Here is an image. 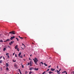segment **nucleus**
<instances>
[{
	"instance_id": "obj_1",
	"label": "nucleus",
	"mask_w": 74,
	"mask_h": 74,
	"mask_svg": "<svg viewBox=\"0 0 74 74\" xmlns=\"http://www.w3.org/2000/svg\"><path fill=\"white\" fill-rule=\"evenodd\" d=\"M33 60L34 61V62L36 64H37V63L38 62V60L37 59V58H35L34 59H33Z\"/></svg>"
},
{
	"instance_id": "obj_2",
	"label": "nucleus",
	"mask_w": 74,
	"mask_h": 74,
	"mask_svg": "<svg viewBox=\"0 0 74 74\" xmlns=\"http://www.w3.org/2000/svg\"><path fill=\"white\" fill-rule=\"evenodd\" d=\"M13 42H14V41H11L9 43V45H11L13 44Z\"/></svg>"
},
{
	"instance_id": "obj_3",
	"label": "nucleus",
	"mask_w": 74,
	"mask_h": 74,
	"mask_svg": "<svg viewBox=\"0 0 74 74\" xmlns=\"http://www.w3.org/2000/svg\"><path fill=\"white\" fill-rule=\"evenodd\" d=\"M14 38H15V36H13V37H11L10 39L11 40H12V39H14Z\"/></svg>"
},
{
	"instance_id": "obj_4",
	"label": "nucleus",
	"mask_w": 74,
	"mask_h": 74,
	"mask_svg": "<svg viewBox=\"0 0 74 74\" xmlns=\"http://www.w3.org/2000/svg\"><path fill=\"white\" fill-rule=\"evenodd\" d=\"M38 69H39L38 68L37 69L36 68H35L34 69V70H36V71H38Z\"/></svg>"
},
{
	"instance_id": "obj_5",
	"label": "nucleus",
	"mask_w": 74,
	"mask_h": 74,
	"mask_svg": "<svg viewBox=\"0 0 74 74\" xmlns=\"http://www.w3.org/2000/svg\"><path fill=\"white\" fill-rule=\"evenodd\" d=\"M12 34H15V32L14 31H12Z\"/></svg>"
},
{
	"instance_id": "obj_6",
	"label": "nucleus",
	"mask_w": 74,
	"mask_h": 74,
	"mask_svg": "<svg viewBox=\"0 0 74 74\" xmlns=\"http://www.w3.org/2000/svg\"><path fill=\"white\" fill-rule=\"evenodd\" d=\"M55 69H53L52 68H51V71H55Z\"/></svg>"
},
{
	"instance_id": "obj_7",
	"label": "nucleus",
	"mask_w": 74,
	"mask_h": 74,
	"mask_svg": "<svg viewBox=\"0 0 74 74\" xmlns=\"http://www.w3.org/2000/svg\"><path fill=\"white\" fill-rule=\"evenodd\" d=\"M32 61H30V66H32Z\"/></svg>"
},
{
	"instance_id": "obj_8",
	"label": "nucleus",
	"mask_w": 74,
	"mask_h": 74,
	"mask_svg": "<svg viewBox=\"0 0 74 74\" xmlns=\"http://www.w3.org/2000/svg\"><path fill=\"white\" fill-rule=\"evenodd\" d=\"M18 45H16L15 46V49H17V47H18Z\"/></svg>"
},
{
	"instance_id": "obj_9",
	"label": "nucleus",
	"mask_w": 74,
	"mask_h": 74,
	"mask_svg": "<svg viewBox=\"0 0 74 74\" xmlns=\"http://www.w3.org/2000/svg\"><path fill=\"white\" fill-rule=\"evenodd\" d=\"M6 67H8V66H9L8 64V63H6Z\"/></svg>"
},
{
	"instance_id": "obj_10",
	"label": "nucleus",
	"mask_w": 74,
	"mask_h": 74,
	"mask_svg": "<svg viewBox=\"0 0 74 74\" xmlns=\"http://www.w3.org/2000/svg\"><path fill=\"white\" fill-rule=\"evenodd\" d=\"M6 50V48H4L3 49V51H5Z\"/></svg>"
},
{
	"instance_id": "obj_11",
	"label": "nucleus",
	"mask_w": 74,
	"mask_h": 74,
	"mask_svg": "<svg viewBox=\"0 0 74 74\" xmlns=\"http://www.w3.org/2000/svg\"><path fill=\"white\" fill-rule=\"evenodd\" d=\"M53 72H51V71H50V72H49V74H51V73H53Z\"/></svg>"
},
{
	"instance_id": "obj_12",
	"label": "nucleus",
	"mask_w": 74,
	"mask_h": 74,
	"mask_svg": "<svg viewBox=\"0 0 74 74\" xmlns=\"http://www.w3.org/2000/svg\"><path fill=\"white\" fill-rule=\"evenodd\" d=\"M19 57H20V58H23V56H22V55H21V56H19Z\"/></svg>"
},
{
	"instance_id": "obj_13",
	"label": "nucleus",
	"mask_w": 74,
	"mask_h": 74,
	"mask_svg": "<svg viewBox=\"0 0 74 74\" xmlns=\"http://www.w3.org/2000/svg\"><path fill=\"white\" fill-rule=\"evenodd\" d=\"M21 55V52H20V53H19L18 54V56H20V55Z\"/></svg>"
},
{
	"instance_id": "obj_14",
	"label": "nucleus",
	"mask_w": 74,
	"mask_h": 74,
	"mask_svg": "<svg viewBox=\"0 0 74 74\" xmlns=\"http://www.w3.org/2000/svg\"><path fill=\"white\" fill-rule=\"evenodd\" d=\"M33 69V68H30L29 69V70H32V69Z\"/></svg>"
},
{
	"instance_id": "obj_15",
	"label": "nucleus",
	"mask_w": 74,
	"mask_h": 74,
	"mask_svg": "<svg viewBox=\"0 0 74 74\" xmlns=\"http://www.w3.org/2000/svg\"><path fill=\"white\" fill-rule=\"evenodd\" d=\"M14 67H17V64H14Z\"/></svg>"
},
{
	"instance_id": "obj_16",
	"label": "nucleus",
	"mask_w": 74,
	"mask_h": 74,
	"mask_svg": "<svg viewBox=\"0 0 74 74\" xmlns=\"http://www.w3.org/2000/svg\"><path fill=\"white\" fill-rule=\"evenodd\" d=\"M44 64L45 66H48V65H47V64H46L45 63H44Z\"/></svg>"
},
{
	"instance_id": "obj_17",
	"label": "nucleus",
	"mask_w": 74,
	"mask_h": 74,
	"mask_svg": "<svg viewBox=\"0 0 74 74\" xmlns=\"http://www.w3.org/2000/svg\"><path fill=\"white\" fill-rule=\"evenodd\" d=\"M10 41V39H7L6 40V41L7 42V41Z\"/></svg>"
},
{
	"instance_id": "obj_18",
	"label": "nucleus",
	"mask_w": 74,
	"mask_h": 74,
	"mask_svg": "<svg viewBox=\"0 0 74 74\" xmlns=\"http://www.w3.org/2000/svg\"><path fill=\"white\" fill-rule=\"evenodd\" d=\"M21 66H22V68H24V66H23V65H22V64H21Z\"/></svg>"
},
{
	"instance_id": "obj_19",
	"label": "nucleus",
	"mask_w": 74,
	"mask_h": 74,
	"mask_svg": "<svg viewBox=\"0 0 74 74\" xmlns=\"http://www.w3.org/2000/svg\"><path fill=\"white\" fill-rule=\"evenodd\" d=\"M56 71L57 73H59V71H58V70H56Z\"/></svg>"
},
{
	"instance_id": "obj_20",
	"label": "nucleus",
	"mask_w": 74,
	"mask_h": 74,
	"mask_svg": "<svg viewBox=\"0 0 74 74\" xmlns=\"http://www.w3.org/2000/svg\"><path fill=\"white\" fill-rule=\"evenodd\" d=\"M16 39L17 41H19V39H18V38H16Z\"/></svg>"
},
{
	"instance_id": "obj_21",
	"label": "nucleus",
	"mask_w": 74,
	"mask_h": 74,
	"mask_svg": "<svg viewBox=\"0 0 74 74\" xmlns=\"http://www.w3.org/2000/svg\"><path fill=\"white\" fill-rule=\"evenodd\" d=\"M2 60H0V63H2Z\"/></svg>"
},
{
	"instance_id": "obj_22",
	"label": "nucleus",
	"mask_w": 74,
	"mask_h": 74,
	"mask_svg": "<svg viewBox=\"0 0 74 74\" xmlns=\"http://www.w3.org/2000/svg\"><path fill=\"white\" fill-rule=\"evenodd\" d=\"M32 73V71H30V72H29V74H31V73Z\"/></svg>"
},
{
	"instance_id": "obj_23",
	"label": "nucleus",
	"mask_w": 74,
	"mask_h": 74,
	"mask_svg": "<svg viewBox=\"0 0 74 74\" xmlns=\"http://www.w3.org/2000/svg\"><path fill=\"white\" fill-rule=\"evenodd\" d=\"M0 42H3V40H1L0 41Z\"/></svg>"
},
{
	"instance_id": "obj_24",
	"label": "nucleus",
	"mask_w": 74,
	"mask_h": 74,
	"mask_svg": "<svg viewBox=\"0 0 74 74\" xmlns=\"http://www.w3.org/2000/svg\"><path fill=\"white\" fill-rule=\"evenodd\" d=\"M3 58L2 56H1L0 57V59H1V58Z\"/></svg>"
},
{
	"instance_id": "obj_25",
	"label": "nucleus",
	"mask_w": 74,
	"mask_h": 74,
	"mask_svg": "<svg viewBox=\"0 0 74 74\" xmlns=\"http://www.w3.org/2000/svg\"><path fill=\"white\" fill-rule=\"evenodd\" d=\"M15 57H17V55H16V54H15Z\"/></svg>"
},
{
	"instance_id": "obj_26",
	"label": "nucleus",
	"mask_w": 74,
	"mask_h": 74,
	"mask_svg": "<svg viewBox=\"0 0 74 74\" xmlns=\"http://www.w3.org/2000/svg\"><path fill=\"white\" fill-rule=\"evenodd\" d=\"M45 71H44L43 73L42 74H45Z\"/></svg>"
},
{
	"instance_id": "obj_27",
	"label": "nucleus",
	"mask_w": 74,
	"mask_h": 74,
	"mask_svg": "<svg viewBox=\"0 0 74 74\" xmlns=\"http://www.w3.org/2000/svg\"><path fill=\"white\" fill-rule=\"evenodd\" d=\"M40 63H41V64H44V63H43L42 62H40Z\"/></svg>"
},
{
	"instance_id": "obj_28",
	"label": "nucleus",
	"mask_w": 74,
	"mask_h": 74,
	"mask_svg": "<svg viewBox=\"0 0 74 74\" xmlns=\"http://www.w3.org/2000/svg\"><path fill=\"white\" fill-rule=\"evenodd\" d=\"M49 69H48L46 71H49Z\"/></svg>"
},
{
	"instance_id": "obj_29",
	"label": "nucleus",
	"mask_w": 74,
	"mask_h": 74,
	"mask_svg": "<svg viewBox=\"0 0 74 74\" xmlns=\"http://www.w3.org/2000/svg\"><path fill=\"white\" fill-rule=\"evenodd\" d=\"M9 33L10 34H12V31L9 32Z\"/></svg>"
},
{
	"instance_id": "obj_30",
	"label": "nucleus",
	"mask_w": 74,
	"mask_h": 74,
	"mask_svg": "<svg viewBox=\"0 0 74 74\" xmlns=\"http://www.w3.org/2000/svg\"><path fill=\"white\" fill-rule=\"evenodd\" d=\"M66 73V71H64L63 72V73Z\"/></svg>"
},
{
	"instance_id": "obj_31",
	"label": "nucleus",
	"mask_w": 74,
	"mask_h": 74,
	"mask_svg": "<svg viewBox=\"0 0 74 74\" xmlns=\"http://www.w3.org/2000/svg\"><path fill=\"white\" fill-rule=\"evenodd\" d=\"M51 67V65H50L48 67L49 68Z\"/></svg>"
},
{
	"instance_id": "obj_32",
	"label": "nucleus",
	"mask_w": 74,
	"mask_h": 74,
	"mask_svg": "<svg viewBox=\"0 0 74 74\" xmlns=\"http://www.w3.org/2000/svg\"><path fill=\"white\" fill-rule=\"evenodd\" d=\"M22 45H24V48H25V45L23 44L22 43Z\"/></svg>"
},
{
	"instance_id": "obj_33",
	"label": "nucleus",
	"mask_w": 74,
	"mask_h": 74,
	"mask_svg": "<svg viewBox=\"0 0 74 74\" xmlns=\"http://www.w3.org/2000/svg\"><path fill=\"white\" fill-rule=\"evenodd\" d=\"M8 58H10V56L9 55L8 56Z\"/></svg>"
},
{
	"instance_id": "obj_34",
	"label": "nucleus",
	"mask_w": 74,
	"mask_h": 74,
	"mask_svg": "<svg viewBox=\"0 0 74 74\" xmlns=\"http://www.w3.org/2000/svg\"><path fill=\"white\" fill-rule=\"evenodd\" d=\"M0 70H1V71H2V68L1 67L0 68Z\"/></svg>"
},
{
	"instance_id": "obj_35",
	"label": "nucleus",
	"mask_w": 74,
	"mask_h": 74,
	"mask_svg": "<svg viewBox=\"0 0 74 74\" xmlns=\"http://www.w3.org/2000/svg\"><path fill=\"white\" fill-rule=\"evenodd\" d=\"M27 64H28V65H29V64H30V63L29 62H28L27 63Z\"/></svg>"
},
{
	"instance_id": "obj_36",
	"label": "nucleus",
	"mask_w": 74,
	"mask_h": 74,
	"mask_svg": "<svg viewBox=\"0 0 74 74\" xmlns=\"http://www.w3.org/2000/svg\"><path fill=\"white\" fill-rule=\"evenodd\" d=\"M18 71H19V72H21V70H20V69H18Z\"/></svg>"
},
{
	"instance_id": "obj_37",
	"label": "nucleus",
	"mask_w": 74,
	"mask_h": 74,
	"mask_svg": "<svg viewBox=\"0 0 74 74\" xmlns=\"http://www.w3.org/2000/svg\"><path fill=\"white\" fill-rule=\"evenodd\" d=\"M8 55V53H7L6 54V55Z\"/></svg>"
},
{
	"instance_id": "obj_38",
	"label": "nucleus",
	"mask_w": 74,
	"mask_h": 74,
	"mask_svg": "<svg viewBox=\"0 0 74 74\" xmlns=\"http://www.w3.org/2000/svg\"><path fill=\"white\" fill-rule=\"evenodd\" d=\"M57 68L58 69V68H59V66H57Z\"/></svg>"
},
{
	"instance_id": "obj_39",
	"label": "nucleus",
	"mask_w": 74,
	"mask_h": 74,
	"mask_svg": "<svg viewBox=\"0 0 74 74\" xmlns=\"http://www.w3.org/2000/svg\"><path fill=\"white\" fill-rule=\"evenodd\" d=\"M6 70H8V68L7 67L6 68Z\"/></svg>"
},
{
	"instance_id": "obj_40",
	"label": "nucleus",
	"mask_w": 74,
	"mask_h": 74,
	"mask_svg": "<svg viewBox=\"0 0 74 74\" xmlns=\"http://www.w3.org/2000/svg\"><path fill=\"white\" fill-rule=\"evenodd\" d=\"M20 38H21V39H23V38L22 37H20Z\"/></svg>"
},
{
	"instance_id": "obj_41",
	"label": "nucleus",
	"mask_w": 74,
	"mask_h": 74,
	"mask_svg": "<svg viewBox=\"0 0 74 74\" xmlns=\"http://www.w3.org/2000/svg\"><path fill=\"white\" fill-rule=\"evenodd\" d=\"M8 48H11V47H10V46H8Z\"/></svg>"
},
{
	"instance_id": "obj_42",
	"label": "nucleus",
	"mask_w": 74,
	"mask_h": 74,
	"mask_svg": "<svg viewBox=\"0 0 74 74\" xmlns=\"http://www.w3.org/2000/svg\"><path fill=\"white\" fill-rule=\"evenodd\" d=\"M14 55H15V53H13V55L14 56Z\"/></svg>"
},
{
	"instance_id": "obj_43",
	"label": "nucleus",
	"mask_w": 74,
	"mask_h": 74,
	"mask_svg": "<svg viewBox=\"0 0 74 74\" xmlns=\"http://www.w3.org/2000/svg\"><path fill=\"white\" fill-rule=\"evenodd\" d=\"M13 62H16V61H14V60H13Z\"/></svg>"
},
{
	"instance_id": "obj_44",
	"label": "nucleus",
	"mask_w": 74,
	"mask_h": 74,
	"mask_svg": "<svg viewBox=\"0 0 74 74\" xmlns=\"http://www.w3.org/2000/svg\"><path fill=\"white\" fill-rule=\"evenodd\" d=\"M29 60H31V59H30V58H29Z\"/></svg>"
},
{
	"instance_id": "obj_45",
	"label": "nucleus",
	"mask_w": 74,
	"mask_h": 74,
	"mask_svg": "<svg viewBox=\"0 0 74 74\" xmlns=\"http://www.w3.org/2000/svg\"><path fill=\"white\" fill-rule=\"evenodd\" d=\"M4 42H7V41H6H6L4 40Z\"/></svg>"
},
{
	"instance_id": "obj_46",
	"label": "nucleus",
	"mask_w": 74,
	"mask_h": 74,
	"mask_svg": "<svg viewBox=\"0 0 74 74\" xmlns=\"http://www.w3.org/2000/svg\"><path fill=\"white\" fill-rule=\"evenodd\" d=\"M21 48L22 49H24V48H23L22 47H21Z\"/></svg>"
},
{
	"instance_id": "obj_47",
	"label": "nucleus",
	"mask_w": 74,
	"mask_h": 74,
	"mask_svg": "<svg viewBox=\"0 0 74 74\" xmlns=\"http://www.w3.org/2000/svg\"><path fill=\"white\" fill-rule=\"evenodd\" d=\"M3 59H4H4H5V58L4 57H3Z\"/></svg>"
},
{
	"instance_id": "obj_48",
	"label": "nucleus",
	"mask_w": 74,
	"mask_h": 74,
	"mask_svg": "<svg viewBox=\"0 0 74 74\" xmlns=\"http://www.w3.org/2000/svg\"><path fill=\"white\" fill-rule=\"evenodd\" d=\"M17 50H19V48H18L17 49Z\"/></svg>"
},
{
	"instance_id": "obj_49",
	"label": "nucleus",
	"mask_w": 74,
	"mask_h": 74,
	"mask_svg": "<svg viewBox=\"0 0 74 74\" xmlns=\"http://www.w3.org/2000/svg\"><path fill=\"white\" fill-rule=\"evenodd\" d=\"M18 37H19V38H21V37H20V36H19Z\"/></svg>"
},
{
	"instance_id": "obj_50",
	"label": "nucleus",
	"mask_w": 74,
	"mask_h": 74,
	"mask_svg": "<svg viewBox=\"0 0 74 74\" xmlns=\"http://www.w3.org/2000/svg\"><path fill=\"white\" fill-rule=\"evenodd\" d=\"M60 70H59V71H58L59 72H60Z\"/></svg>"
},
{
	"instance_id": "obj_51",
	"label": "nucleus",
	"mask_w": 74,
	"mask_h": 74,
	"mask_svg": "<svg viewBox=\"0 0 74 74\" xmlns=\"http://www.w3.org/2000/svg\"><path fill=\"white\" fill-rule=\"evenodd\" d=\"M20 73H21V74H22V73H21V72H20Z\"/></svg>"
},
{
	"instance_id": "obj_52",
	"label": "nucleus",
	"mask_w": 74,
	"mask_h": 74,
	"mask_svg": "<svg viewBox=\"0 0 74 74\" xmlns=\"http://www.w3.org/2000/svg\"><path fill=\"white\" fill-rule=\"evenodd\" d=\"M24 61H25L26 60H25V59H24Z\"/></svg>"
},
{
	"instance_id": "obj_53",
	"label": "nucleus",
	"mask_w": 74,
	"mask_h": 74,
	"mask_svg": "<svg viewBox=\"0 0 74 74\" xmlns=\"http://www.w3.org/2000/svg\"><path fill=\"white\" fill-rule=\"evenodd\" d=\"M73 74H74V71H73Z\"/></svg>"
},
{
	"instance_id": "obj_54",
	"label": "nucleus",
	"mask_w": 74,
	"mask_h": 74,
	"mask_svg": "<svg viewBox=\"0 0 74 74\" xmlns=\"http://www.w3.org/2000/svg\"><path fill=\"white\" fill-rule=\"evenodd\" d=\"M25 73H27V71H25Z\"/></svg>"
},
{
	"instance_id": "obj_55",
	"label": "nucleus",
	"mask_w": 74,
	"mask_h": 74,
	"mask_svg": "<svg viewBox=\"0 0 74 74\" xmlns=\"http://www.w3.org/2000/svg\"><path fill=\"white\" fill-rule=\"evenodd\" d=\"M25 55L24 54V57H25Z\"/></svg>"
},
{
	"instance_id": "obj_56",
	"label": "nucleus",
	"mask_w": 74,
	"mask_h": 74,
	"mask_svg": "<svg viewBox=\"0 0 74 74\" xmlns=\"http://www.w3.org/2000/svg\"><path fill=\"white\" fill-rule=\"evenodd\" d=\"M32 56V55H30V56Z\"/></svg>"
},
{
	"instance_id": "obj_57",
	"label": "nucleus",
	"mask_w": 74,
	"mask_h": 74,
	"mask_svg": "<svg viewBox=\"0 0 74 74\" xmlns=\"http://www.w3.org/2000/svg\"><path fill=\"white\" fill-rule=\"evenodd\" d=\"M60 70H62V69H60Z\"/></svg>"
},
{
	"instance_id": "obj_58",
	"label": "nucleus",
	"mask_w": 74,
	"mask_h": 74,
	"mask_svg": "<svg viewBox=\"0 0 74 74\" xmlns=\"http://www.w3.org/2000/svg\"><path fill=\"white\" fill-rule=\"evenodd\" d=\"M32 44H34V43L33 42L32 43Z\"/></svg>"
},
{
	"instance_id": "obj_59",
	"label": "nucleus",
	"mask_w": 74,
	"mask_h": 74,
	"mask_svg": "<svg viewBox=\"0 0 74 74\" xmlns=\"http://www.w3.org/2000/svg\"><path fill=\"white\" fill-rule=\"evenodd\" d=\"M19 50H18V52H19Z\"/></svg>"
},
{
	"instance_id": "obj_60",
	"label": "nucleus",
	"mask_w": 74,
	"mask_h": 74,
	"mask_svg": "<svg viewBox=\"0 0 74 74\" xmlns=\"http://www.w3.org/2000/svg\"><path fill=\"white\" fill-rule=\"evenodd\" d=\"M25 39L26 38V37H25Z\"/></svg>"
},
{
	"instance_id": "obj_61",
	"label": "nucleus",
	"mask_w": 74,
	"mask_h": 74,
	"mask_svg": "<svg viewBox=\"0 0 74 74\" xmlns=\"http://www.w3.org/2000/svg\"><path fill=\"white\" fill-rule=\"evenodd\" d=\"M62 73H63V72H62Z\"/></svg>"
},
{
	"instance_id": "obj_62",
	"label": "nucleus",
	"mask_w": 74,
	"mask_h": 74,
	"mask_svg": "<svg viewBox=\"0 0 74 74\" xmlns=\"http://www.w3.org/2000/svg\"><path fill=\"white\" fill-rule=\"evenodd\" d=\"M60 74V73H58V74Z\"/></svg>"
},
{
	"instance_id": "obj_63",
	"label": "nucleus",
	"mask_w": 74,
	"mask_h": 74,
	"mask_svg": "<svg viewBox=\"0 0 74 74\" xmlns=\"http://www.w3.org/2000/svg\"><path fill=\"white\" fill-rule=\"evenodd\" d=\"M0 36H1V35H0Z\"/></svg>"
},
{
	"instance_id": "obj_64",
	"label": "nucleus",
	"mask_w": 74,
	"mask_h": 74,
	"mask_svg": "<svg viewBox=\"0 0 74 74\" xmlns=\"http://www.w3.org/2000/svg\"><path fill=\"white\" fill-rule=\"evenodd\" d=\"M15 74H17V73H16Z\"/></svg>"
}]
</instances>
